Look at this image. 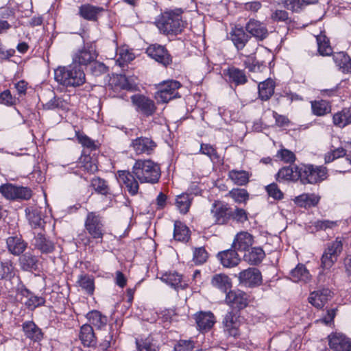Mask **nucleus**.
Masks as SVG:
<instances>
[{
  "label": "nucleus",
  "mask_w": 351,
  "mask_h": 351,
  "mask_svg": "<svg viewBox=\"0 0 351 351\" xmlns=\"http://www.w3.org/2000/svg\"><path fill=\"white\" fill-rule=\"evenodd\" d=\"M54 79L65 87H77L85 83V73L79 66L71 64L66 66H58L54 71Z\"/></svg>",
  "instance_id": "f257e3e1"
},
{
  "label": "nucleus",
  "mask_w": 351,
  "mask_h": 351,
  "mask_svg": "<svg viewBox=\"0 0 351 351\" xmlns=\"http://www.w3.org/2000/svg\"><path fill=\"white\" fill-rule=\"evenodd\" d=\"M181 13L179 10L164 12L157 24L160 32L167 36L181 34L187 25Z\"/></svg>",
  "instance_id": "f03ea898"
},
{
  "label": "nucleus",
  "mask_w": 351,
  "mask_h": 351,
  "mask_svg": "<svg viewBox=\"0 0 351 351\" xmlns=\"http://www.w3.org/2000/svg\"><path fill=\"white\" fill-rule=\"evenodd\" d=\"M132 172L141 183L154 184L160 178L159 165L150 160H136L132 167Z\"/></svg>",
  "instance_id": "7ed1b4c3"
},
{
  "label": "nucleus",
  "mask_w": 351,
  "mask_h": 351,
  "mask_svg": "<svg viewBox=\"0 0 351 351\" xmlns=\"http://www.w3.org/2000/svg\"><path fill=\"white\" fill-rule=\"evenodd\" d=\"M344 239L338 237L335 241L328 243L321 258V266L324 269H330L337 261L343 250Z\"/></svg>",
  "instance_id": "20e7f679"
},
{
  "label": "nucleus",
  "mask_w": 351,
  "mask_h": 351,
  "mask_svg": "<svg viewBox=\"0 0 351 351\" xmlns=\"http://www.w3.org/2000/svg\"><path fill=\"white\" fill-rule=\"evenodd\" d=\"M85 230L92 239L102 241L105 234L102 217L95 212H88L84 221Z\"/></svg>",
  "instance_id": "39448f33"
},
{
  "label": "nucleus",
  "mask_w": 351,
  "mask_h": 351,
  "mask_svg": "<svg viewBox=\"0 0 351 351\" xmlns=\"http://www.w3.org/2000/svg\"><path fill=\"white\" fill-rule=\"evenodd\" d=\"M301 180L303 184H317L326 178V169L312 165H300Z\"/></svg>",
  "instance_id": "423d86ee"
},
{
  "label": "nucleus",
  "mask_w": 351,
  "mask_h": 351,
  "mask_svg": "<svg viewBox=\"0 0 351 351\" xmlns=\"http://www.w3.org/2000/svg\"><path fill=\"white\" fill-rule=\"evenodd\" d=\"M180 86V83L176 80L163 82L158 86L155 99L158 102L167 103L174 98L180 97L178 89Z\"/></svg>",
  "instance_id": "0eeeda50"
},
{
  "label": "nucleus",
  "mask_w": 351,
  "mask_h": 351,
  "mask_svg": "<svg viewBox=\"0 0 351 351\" xmlns=\"http://www.w3.org/2000/svg\"><path fill=\"white\" fill-rule=\"evenodd\" d=\"M146 53L149 58L165 67L172 63V57L163 45L157 43L152 44L146 49Z\"/></svg>",
  "instance_id": "6e6552de"
},
{
  "label": "nucleus",
  "mask_w": 351,
  "mask_h": 351,
  "mask_svg": "<svg viewBox=\"0 0 351 351\" xmlns=\"http://www.w3.org/2000/svg\"><path fill=\"white\" fill-rule=\"evenodd\" d=\"M97 53L95 47L90 44L84 45L81 49H77L73 56V64L80 66H87L95 62Z\"/></svg>",
  "instance_id": "1a4fd4ad"
},
{
  "label": "nucleus",
  "mask_w": 351,
  "mask_h": 351,
  "mask_svg": "<svg viewBox=\"0 0 351 351\" xmlns=\"http://www.w3.org/2000/svg\"><path fill=\"white\" fill-rule=\"evenodd\" d=\"M241 324V317L239 311L232 310L228 312L223 318V330L228 336L236 337L239 335Z\"/></svg>",
  "instance_id": "9d476101"
},
{
  "label": "nucleus",
  "mask_w": 351,
  "mask_h": 351,
  "mask_svg": "<svg viewBox=\"0 0 351 351\" xmlns=\"http://www.w3.org/2000/svg\"><path fill=\"white\" fill-rule=\"evenodd\" d=\"M210 213L215 224L223 225L226 224L231 219L232 209L221 202H215L213 204Z\"/></svg>",
  "instance_id": "9b49d317"
},
{
  "label": "nucleus",
  "mask_w": 351,
  "mask_h": 351,
  "mask_svg": "<svg viewBox=\"0 0 351 351\" xmlns=\"http://www.w3.org/2000/svg\"><path fill=\"white\" fill-rule=\"evenodd\" d=\"M226 302L232 308H237L239 311L248 305L249 296L241 290H230L226 293Z\"/></svg>",
  "instance_id": "f8f14e48"
},
{
  "label": "nucleus",
  "mask_w": 351,
  "mask_h": 351,
  "mask_svg": "<svg viewBox=\"0 0 351 351\" xmlns=\"http://www.w3.org/2000/svg\"><path fill=\"white\" fill-rule=\"evenodd\" d=\"M118 182L124 185L131 195L138 193L139 189L138 182L133 172L128 171H119L117 174Z\"/></svg>",
  "instance_id": "ddd939ff"
},
{
  "label": "nucleus",
  "mask_w": 351,
  "mask_h": 351,
  "mask_svg": "<svg viewBox=\"0 0 351 351\" xmlns=\"http://www.w3.org/2000/svg\"><path fill=\"white\" fill-rule=\"evenodd\" d=\"M238 278L240 283L250 287L259 285L262 281L260 271L254 267L241 271Z\"/></svg>",
  "instance_id": "4468645a"
},
{
  "label": "nucleus",
  "mask_w": 351,
  "mask_h": 351,
  "mask_svg": "<svg viewBox=\"0 0 351 351\" xmlns=\"http://www.w3.org/2000/svg\"><path fill=\"white\" fill-rule=\"evenodd\" d=\"M245 29L258 40H263L269 34L266 25L255 19H250L246 23Z\"/></svg>",
  "instance_id": "2eb2a0df"
},
{
  "label": "nucleus",
  "mask_w": 351,
  "mask_h": 351,
  "mask_svg": "<svg viewBox=\"0 0 351 351\" xmlns=\"http://www.w3.org/2000/svg\"><path fill=\"white\" fill-rule=\"evenodd\" d=\"M217 258L222 266L226 268L237 267L241 261V257L234 248L219 252Z\"/></svg>",
  "instance_id": "dca6fc26"
},
{
  "label": "nucleus",
  "mask_w": 351,
  "mask_h": 351,
  "mask_svg": "<svg viewBox=\"0 0 351 351\" xmlns=\"http://www.w3.org/2000/svg\"><path fill=\"white\" fill-rule=\"evenodd\" d=\"M130 146L136 154L149 155L154 150L156 144L149 138L138 137L132 140Z\"/></svg>",
  "instance_id": "f3484780"
},
{
  "label": "nucleus",
  "mask_w": 351,
  "mask_h": 351,
  "mask_svg": "<svg viewBox=\"0 0 351 351\" xmlns=\"http://www.w3.org/2000/svg\"><path fill=\"white\" fill-rule=\"evenodd\" d=\"M276 176V180L278 182H295L298 180H301L300 165H290L284 167L278 171Z\"/></svg>",
  "instance_id": "a211bd4d"
},
{
  "label": "nucleus",
  "mask_w": 351,
  "mask_h": 351,
  "mask_svg": "<svg viewBox=\"0 0 351 351\" xmlns=\"http://www.w3.org/2000/svg\"><path fill=\"white\" fill-rule=\"evenodd\" d=\"M132 101L138 111L147 116L152 115L156 110L154 102L150 99L140 95L132 97Z\"/></svg>",
  "instance_id": "6ab92c4d"
},
{
  "label": "nucleus",
  "mask_w": 351,
  "mask_h": 351,
  "mask_svg": "<svg viewBox=\"0 0 351 351\" xmlns=\"http://www.w3.org/2000/svg\"><path fill=\"white\" fill-rule=\"evenodd\" d=\"M228 38L232 40L237 50L243 49L248 42L250 36L245 33L241 27L232 28Z\"/></svg>",
  "instance_id": "aec40b11"
},
{
  "label": "nucleus",
  "mask_w": 351,
  "mask_h": 351,
  "mask_svg": "<svg viewBox=\"0 0 351 351\" xmlns=\"http://www.w3.org/2000/svg\"><path fill=\"white\" fill-rule=\"evenodd\" d=\"M104 11L102 7L85 3L80 6L79 15L85 20L96 21Z\"/></svg>",
  "instance_id": "412c9836"
},
{
  "label": "nucleus",
  "mask_w": 351,
  "mask_h": 351,
  "mask_svg": "<svg viewBox=\"0 0 351 351\" xmlns=\"http://www.w3.org/2000/svg\"><path fill=\"white\" fill-rule=\"evenodd\" d=\"M331 298V291L328 289H322L312 292L308 297V301L316 308H321Z\"/></svg>",
  "instance_id": "4be33fe9"
},
{
  "label": "nucleus",
  "mask_w": 351,
  "mask_h": 351,
  "mask_svg": "<svg viewBox=\"0 0 351 351\" xmlns=\"http://www.w3.org/2000/svg\"><path fill=\"white\" fill-rule=\"evenodd\" d=\"M330 348L334 351H350L351 341L342 334H335L330 336Z\"/></svg>",
  "instance_id": "5701e85b"
},
{
  "label": "nucleus",
  "mask_w": 351,
  "mask_h": 351,
  "mask_svg": "<svg viewBox=\"0 0 351 351\" xmlns=\"http://www.w3.org/2000/svg\"><path fill=\"white\" fill-rule=\"evenodd\" d=\"M254 243L253 236L247 232L241 231L237 234L232 247L239 251H247Z\"/></svg>",
  "instance_id": "b1692460"
},
{
  "label": "nucleus",
  "mask_w": 351,
  "mask_h": 351,
  "mask_svg": "<svg viewBox=\"0 0 351 351\" xmlns=\"http://www.w3.org/2000/svg\"><path fill=\"white\" fill-rule=\"evenodd\" d=\"M195 319L201 331L210 330L216 322L215 315L210 311L197 313L195 315Z\"/></svg>",
  "instance_id": "393cba45"
},
{
  "label": "nucleus",
  "mask_w": 351,
  "mask_h": 351,
  "mask_svg": "<svg viewBox=\"0 0 351 351\" xmlns=\"http://www.w3.org/2000/svg\"><path fill=\"white\" fill-rule=\"evenodd\" d=\"M6 245L8 252L14 256H19L27 246V243L20 236L9 237L6 239Z\"/></svg>",
  "instance_id": "a878e982"
},
{
  "label": "nucleus",
  "mask_w": 351,
  "mask_h": 351,
  "mask_svg": "<svg viewBox=\"0 0 351 351\" xmlns=\"http://www.w3.org/2000/svg\"><path fill=\"white\" fill-rule=\"evenodd\" d=\"M79 337L82 343L86 347L94 348L97 344V337L92 326L86 324L82 326Z\"/></svg>",
  "instance_id": "bb28decb"
},
{
  "label": "nucleus",
  "mask_w": 351,
  "mask_h": 351,
  "mask_svg": "<svg viewBox=\"0 0 351 351\" xmlns=\"http://www.w3.org/2000/svg\"><path fill=\"white\" fill-rule=\"evenodd\" d=\"M19 294L27 298L25 305L30 310H34L36 308L45 304V300L44 298L35 295L26 288L19 289Z\"/></svg>",
  "instance_id": "cd10ccee"
},
{
  "label": "nucleus",
  "mask_w": 351,
  "mask_h": 351,
  "mask_svg": "<svg viewBox=\"0 0 351 351\" xmlns=\"http://www.w3.org/2000/svg\"><path fill=\"white\" fill-rule=\"evenodd\" d=\"M27 217L31 226L34 228H43L45 221L41 208L38 207H29L25 209Z\"/></svg>",
  "instance_id": "c85d7f7f"
},
{
  "label": "nucleus",
  "mask_w": 351,
  "mask_h": 351,
  "mask_svg": "<svg viewBox=\"0 0 351 351\" xmlns=\"http://www.w3.org/2000/svg\"><path fill=\"white\" fill-rule=\"evenodd\" d=\"M34 245L43 254L52 253L56 248L54 243L46 238L42 233H38L34 237Z\"/></svg>",
  "instance_id": "c756f323"
},
{
  "label": "nucleus",
  "mask_w": 351,
  "mask_h": 351,
  "mask_svg": "<svg viewBox=\"0 0 351 351\" xmlns=\"http://www.w3.org/2000/svg\"><path fill=\"white\" fill-rule=\"evenodd\" d=\"M290 278L295 282H308L311 279V275L304 265L298 264L290 272Z\"/></svg>",
  "instance_id": "7c9ffc66"
},
{
  "label": "nucleus",
  "mask_w": 351,
  "mask_h": 351,
  "mask_svg": "<svg viewBox=\"0 0 351 351\" xmlns=\"http://www.w3.org/2000/svg\"><path fill=\"white\" fill-rule=\"evenodd\" d=\"M86 317L90 326H94L96 329L102 330L107 326L108 317L103 315L99 311H92L89 312Z\"/></svg>",
  "instance_id": "2f4dec72"
},
{
  "label": "nucleus",
  "mask_w": 351,
  "mask_h": 351,
  "mask_svg": "<svg viewBox=\"0 0 351 351\" xmlns=\"http://www.w3.org/2000/svg\"><path fill=\"white\" fill-rule=\"evenodd\" d=\"M160 279L175 289L185 287V284H182V276L176 271L166 272L162 275Z\"/></svg>",
  "instance_id": "473e14b6"
},
{
  "label": "nucleus",
  "mask_w": 351,
  "mask_h": 351,
  "mask_svg": "<svg viewBox=\"0 0 351 351\" xmlns=\"http://www.w3.org/2000/svg\"><path fill=\"white\" fill-rule=\"evenodd\" d=\"M210 283L213 287L219 289L222 292H227L232 287L230 278L225 274H217L213 276Z\"/></svg>",
  "instance_id": "72a5a7b5"
},
{
  "label": "nucleus",
  "mask_w": 351,
  "mask_h": 351,
  "mask_svg": "<svg viewBox=\"0 0 351 351\" xmlns=\"http://www.w3.org/2000/svg\"><path fill=\"white\" fill-rule=\"evenodd\" d=\"M320 197L314 193H303L294 199L295 203L300 207L311 208L317 205Z\"/></svg>",
  "instance_id": "f704fd0d"
},
{
  "label": "nucleus",
  "mask_w": 351,
  "mask_h": 351,
  "mask_svg": "<svg viewBox=\"0 0 351 351\" xmlns=\"http://www.w3.org/2000/svg\"><path fill=\"white\" fill-rule=\"evenodd\" d=\"M23 330L25 336L34 341H39L43 339L41 330L31 321L23 324Z\"/></svg>",
  "instance_id": "c9c22d12"
},
{
  "label": "nucleus",
  "mask_w": 351,
  "mask_h": 351,
  "mask_svg": "<svg viewBox=\"0 0 351 351\" xmlns=\"http://www.w3.org/2000/svg\"><path fill=\"white\" fill-rule=\"evenodd\" d=\"M69 96L67 95L66 98L54 96L51 99L43 105L45 110H56L59 109L62 110H68L69 108V103L68 99Z\"/></svg>",
  "instance_id": "e433bc0d"
},
{
  "label": "nucleus",
  "mask_w": 351,
  "mask_h": 351,
  "mask_svg": "<svg viewBox=\"0 0 351 351\" xmlns=\"http://www.w3.org/2000/svg\"><path fill=\"white\" fill-rule=\"evenodd\" d=\"M333 123L339 128H344L351 124V108H343L333 115Z\"/></svg>",
  "instance_id": "4c0bfd02"
},
{
  "label": "nucleus",
  "mask_w": 351,
  "mask_h": 351,
  "mask_svg": "<svg viewBox=\"0 0 351 351\" xmlns=\"http://www.w3.org/2000/svg\"><path fill=\"white\" fill-rule=\"evenodd\" d=\"M275 83L271 79H267L258 84L259 97L263 100H268L274 93Z\"/></svg>",
  "instance_id": "58836bf2"
},
{
  "label": "nucleus",
  "mask_w": 351,
  "mask_h": 351,
  "mask_svg": "<svg viewBox=\"0 0 351 351\" xmlns=\"http://www.w3.org/2000/svg\"><path fill=\"white\" fill-rule=\"evenodd\" d=\"M38 263L37 258L29 252L25 253L19 258V265L24 271L37 270Z\"/></svg>",
  "instance_id": "ea45409f"
},
{
  "label": "nucleus",
  "mask_w": 351,
  "mask_h": 351,
  "mask_svg": "<svg viewBox=\"0 0 351 351\" xmlns=\"http://www.w3.org/2000/svg\"><path fill=\"white\" fill-rule=\"evenodd\" d=\"M227 75L229 77V81L234 83L236 86L244 84L247 81L244 71L234 66L230 67L227 70Z\"/></svg>",
  "instance_id": "a19ab883"
},
{
  "label": "nucleus",
  "mask_w": 351,
  "mask_h": 351,
  "mask_svg": "<svg viewBox=\"0 0 351 351\" xmlns=\"http://www.w3.org/2000/svg\"><path fill=\"white\" fill-rule=\"evenodd\" d=\"M228 178L238 186H244L249 182L250 174L244 170L232 169L228 172Z\"/></svg>",
  "instance_id": "79ce46f5"
},
{
  "label": "nucleus",
  "mask_w": 351,
  "mask_h": 351,
  "mask_svg": "<svg viewBox=\"0 0 351 351\" xmlns=\"http://www.w3.org/2000/svg\"><path fill=\"white\" fill-rule=\"evenodd\" d=\"M174 239L180 241H187L189 239V229L188 227L180 221H175Z\"/></svg>",
  "instance_id": "37998d69"
},
{
  "label": "nucleus",
  "mask_w": 351,
  "mask_h": 351,
  "mask_svg": "<svg viewBox=\"0 0 351 351\" xmlns=\"http://www.w3.org/2000/svg\"><path fill=\"white\" fill-rule=\"evenodd\" d=\"M311 104L313 114L316 116H324L331 110L329 102L326 100L313 101Z\"/></svg>",
  "instance_id": "c03bdc74"
},
{
  "label": "nucleus",
  "mask_w": 351,
  "mask_h": 351,
  "mask_svg": "<svg viewBox=\"0 0 351 351\" xmlns=\"http://www.w3.org/2000/svg\"><path fill=\"white\" fill-rule=\"evenodd\" d=\"M16 269L10 260L1 261L0 263V278L1 279H12L16 274Z\"/></svg>",
  "instance_id": "a18cd8bd"
},
{
  "label": "nucleus",
  "mask_w": 351,
  "mask_h": 351,
  "mask_svg": "<svg viewBox=\"0 0 351 351\" xmlns=\"http://www.w3.org/2000/svg\"><path fill=\"white\" fill-rule=\"evenodd\" d=\"M77 283L79 286L88 295H93L95 290L94 278L89 275L79 276Z\"/></svg>",
  "instance_id": "49530a36"
},
{
  "label": "nucleus",
  "mask_w": 351,
  "mask_h": 351,
  "mask_svg": "<svg viewBox=\"0 0 351 351\" xmlns=\"http://www.w3.org/2000/svg\"><path fill=\"white\" fill-rule=\"evenodd\" d=\"M227 196L231 197L237 204H246L249 199V193L244 189H232L228 192Z\"/></svg>",
  "instance_id": "de8ad7c7"
},
{
  "label": "nucleus",
  "mask_w": 351,
  "mask_h": 351,
  "mask_svg": "<svg viewBox=\"0 0 351 351\" xmlns=\"http://www.w3.org/2000/svg\"><path fill=\"white\" fill-rule=\"evenodd\" d=\"M318 51L322 56H330L332 53V47L330 45L328 38L324 34L316 36Z\"/></svg>",
  "instance_id": "09e8293b"
},
{
  "label": "nucleus",
  "mask_w": 351,
  "mask_h": 351,
  "mask_svg": "<svg viewBox=\"0 0 351 351\" xmlns=\"http://www.w3.org/2000/svg\"><path fill=\"white\" fill-rule=\"evenodd\" d=\"M192 198L188 193L178 195L176 199V205L180 212L186 214L191 206Z\"/></svg>",
  "instance_id": "8fccbe9b"
},
{
  "label": "nucleus",
  "mask_w": 351,
  "mask_h": 351,
  "mask_svg": "<svg viewBox=\"0 0 351 351\" xmlns=\"http://www.w3.org/2000/svg\"><path fill=\"white\" fill-rule=\"evenodd\" d=\"M265 256V252L262 248L252 247L245 256L252 265H257L263 261Z\"/></svg>",
  "instance_id": "3c124183"
},
{
  "label": "nucleus",
  "mask_w": 351,
  "mask_h": 351,
  "mask_svg": "<svg viewBox=\"0 0 351 351\" xmlns=\"http://www.w3.org/2000/svg\"><path fill=\"white\" fill-rule=\"evenodd\" d=\"M117 56H118L117 62L120 66H123L134 59V54L125 47L118 49Z\"/></svg>",
  "instance_id": "603ef678"
},
{
  "label": "nucleus",
  "mask_w": 351,
  "mask_h": 351,
  "mask_svg": "<svg viewBox=\"0 0 351 351\" xmlns=\"http://www.w3.org/2000/svg\"><path fill=\"white\" fill-rule=\"evenodd\" d=\"M80 168L90 173H94L97 171V165L88 155L82 156L80 159Z\"/></svg>",
  "instance_id": "864d4df0"
},
{
  "label": "nucleus",
  "mask_w": 351,
  "mask_h": 351,
  "mask_svg": "<svg viewBox=\"0 0 351 351\" xmlns=\"http://www.w3.org/2000/svg\"><path fill=\"white\" fill-rule=\"evenodd\" d=\"M276 157L286 163H292L295 160V155L291 151L287 149H280L277 152Z\"/></svg>",
  "instance_id": "5fc2aeb1"
},
{
  "label": "nucleus",
  "mask_w": 351,
  "mask_h": 351,
  "mask_svg": "<svg viewBox=\"0 0 351 351\" xmlns=\"http://www.w3.org/2000/svg\"><path fill=\"white\" fill-rule=\"evenodd\" d=\"M91 186L95 191L99 193L105 195L108 193V186L104 180L100 178H94L91 180Z\"/></svg>",
  "instance_id": "6e6d98bb"
},
{
  "label": "nucleus",
  "mask_w": 351,
  "mask_h": 351,
  "mask_svg": "<svg viewBox=\"0 0 351 351\" xmlns=\"http://www.w3.org/2000/svg\"><path fill=\"white\" fill-rule=\"evenodd\" d=\"M17 186L12 184H3L0 187V192L6 199H16Z\"/></svg>",
  "instance_id": "4d7b16f0"
},
{
  "label": "nucleus",
  "mask_w": 351,
  "mask_h": 351,
  "mask_svg": "<svg viewBox=\"0 0 351 351\" xmlns=\"http://www.w3.org/2000/svg\"><path fill=\"white\" fill-rule=\"evenodd\" d=\"M200 152L208 156L212 160H218L219 158L215 147L210 144L202 143L200 145Z\"/></svg>",
  "instance_id": "13d9d810"
},
{
  "label": "nucleus",
  "mask_w": 351,
  "mask_h": 351,
  "mask_svg": "<svg viewBox=\"0 0 351 351\" xmlns=\"http://www.w3.org/2000/svg\"><path fill=\"white\" fill-rule=\"evenodd\" d=\"M76 137L78 140V142L82 144L83 147H85L91 150L96 149V145L95 142L90 139L86 134L80 133V132H76Z\"/></svg>",
  "instance_id": "bf43d9fd"
},
{
  "label": "nucleus",
  "mask_w": 351,
  "mask_h": 351,
  "mask_svg": "<svg viewBox=\"0 0 351 351\" xmlns=\"http://www.w3.org/2000/svg\"><path fill=\"white\" fill-rule=\"evenodd\" d=\"M337 226V221L317 220L314 222V227L315 228L316 230H326L327 229H333Z\"/></svg>",
  "instance_id": "052dcab7"
},
{
  "label": "nucleus",
  "mask_w": 351,
  "mask_h": 351,
  "mask_svg": "<svg viewBox=\"0 0 351 351\" xmlns=\"http://www.w3.org/2000/svg\"><path fill=\"white\" fill-rule=\"evenodd\" d=\"M208 253L204 247L196 248L193 252V261L198 265L206 261Z\"/></svg>",
  "instance_id": "680f3d73"
},
{
  "label": "nucleus",
  "mask_w": 351,
  "mask_h": 351,
  "mask_svg": "<svg viewBox=\"0 0 351 351\" xmlns=\"http://www.w3.org/2000/svg\"><path fill=\"white\" fill-rule=\"evenodd\" d=\"M346 155V150L342 147H339L326 154L325 162L326 163H328L333 161L335 159H337Z\"/></svg>",
  "instance_id": "e2e57ef3"
},
{
  "label": "nucleus",
  "mask_w": 351,
  "mask_h": 351,
  "mask_svg": "<svg viewBox=\"0 0 351 351\" xmlns=\"http://www.w3.org/2000/svg\"><path fill=\"white\" fill-rule=\"evenodd\" d=\"M268 195L275 199H281L283 197L282 192L279 189L278 185L272 183L266 187Z\"/></svg>",
  "instance_id": "0e129e2a"
},
{
  "label": "nucleus",
  "mask_w": 351,
  "mask_h": 351,
  "mask_svg": "<svg viewBox=\"0 0 351 351\" xmlns=\"http://www.w3.org/2000/svg\"><path fill=\"white\" fill-rule=\"evenodd\" d=\"M194 348V342L191 340H180L175 346V351H191Z\"/></svg>",
  "instance_id": "69168bd1"
},
{
  "label": "nucleus",
  "mask_w": 351,
  "mask_h": 351,
  "mask_svg": "<svg viewBox=\"0 0 351 351\" xmlns=\"http://www.w3.org/2000/svg\"><path fill=\"white\" fill-rule=\"evenodd\" d=\"M0 104L12 106L16 104V99L12 96L9 90H5L0 93Z\"/></svg>",
  "instance_id": "338daca9"
},
{
  "label": "nucleus",
  "mask_w": 351,
  "mask_h": 351,
  "mask_svg": "<svg viewBox=\"0 0 351 351\" xmlns=\"http://www.w3.org/2000/svg\"><path fill=\"white\" fill-rule=\"evenodd\" d=\"M231 218L238 222L243 223L247 220V214L244 209L236 208L234 212L232 210Z\"/></svg>",
  "instance_id": "774afa93"
}]
</instances>
